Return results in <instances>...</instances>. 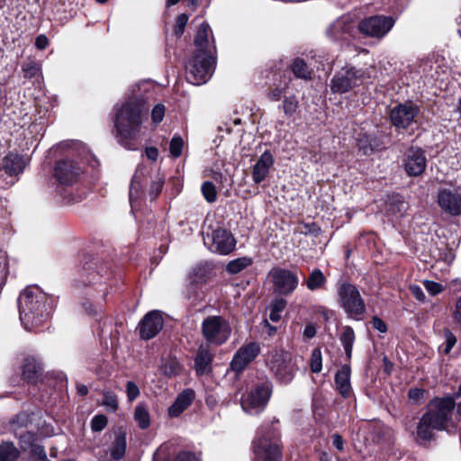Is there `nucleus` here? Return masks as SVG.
<instances>
[{"label": "nucleus", "instance_id": "1", "mask_svg": "<svg viewBox=\"0 0 461 461\" xmlns=\"http://www.w3.org/2000/svg\"><path fill=\"white\" fill-rule=\"evenodd\" d=\"M212 30L207 23H203L194 38L195 51L185 66L186 79L194 86L206 83L212 77L215 65V46L213 37H209Z\"/></svg>", "mask_w": 461, "mask_h": 461}, {"label": "nucleus", "instance_id": "2", "mask_svg": "<svg viewBox=\"0 0 461 461\" xmlns=\"http://www.w3.org/2000/svg\"><path fill=\"white\" fill-rule=\"evenodd\" d=\"M148 110L142 100L131 98L116 111L114 127L118 142L127 149H137L141 123L147 119Z\"/></svg>", "mask_w": 461, "mask_h": 461}, {"label": "nucleus", "instance_id": "3", "mask_svg": "<svg viewBox=\"0 0 461 461\" xmlns=\"http://www.w3.org/2000/svg\"><path fill=\"white\" fill-rule=\"evenodd\" d=\"M454 408L455 399L451 396L433 399L418 423V438L422 441H429L434 437L435 429L449 432L448 425Z\"/></svg>", "mask_w": 461, "mask_h": 461}, {"label": "nucleus", "instance_id": "4", "mask_svg": "<svg viewBox=\"0 0 461 461\" xmlns=\"http://www.w3.org/2000/svg\"><path fill=\"white\" fill-rule=\"evenodd\" d=\"M20 320L27 330H33L45 322L50 313L47 295L37 286H28L18 299Z\"/></svg>", "mask_w": 461, "mask_h": 461}, {"label": "nucleus", "instance_id": "5", "mask_svg": "<svg viewBox=\"0 0 461 461\" xmlns=\"http://www.w3.org/2000/svg\"><path fill=\"white\" fill-rule=\"evenodd\" d=\"M278 423L274 419L271 424H262L257 431L253 441L254 461H282V443L279 429L275 426Z\"/></svg>", "mask_w": 461, "mask_h": 461}, {"label": "nucleus", "instance_id": "6", "mask_svg": "<svg viewBox=\"0 0 461 461\" xmlns=\"http://www.w3.org/2000/svg\"><path fill=\"white\" fill-rule=\"evenodd\" d=\"M337 292L339 306L347 316L355 321L363 320L366 306L357 287L350 283L343 282L338 285Z\"/></svg>", "mask_w": 461, "mask_h": 461}, {"label": "nucleus", "instance_id": "7", "mask_svg": "<svg viewBox=\"0 0 461 461\" xmlns=\"http://www.w3.org/2000/svg\"><path fill=\"white\" fill-rule=\"evenodd\" d=\"M201 334L209 346L219 347L225 344L231 335L230 322L221 315H211L201 323Z\"/></svg>", "mask_w": 461, "mask_h": 461}, {"label": "nucleus", "instance_id": "8", "mask_svg": "<svg viewBox=\"0 0 461 461\" xmlns=\"http://www.w3.org/2000/svg\"><path fill=\"white\" fill-rule=\"evenodd\" d=\"M366 78V70L347 65L335 72L330 81V90L334 94H345L359 86Z\"/></svg>", "mask_w": 461, "mask_h": 461}, {"label": "nucleus", "instance_id": "9", "mask_svg": "<svg viewBox=\"0 0 461 461\" xmlns=\"http://www.w3.org/2000/svg\"><path fill=\"white\" fill-rule=\"evenodd\" d=\"M268 365L270 371L282 384H290L297 372L292 355L285 350L275 351L268 360Z\"/></svg>", "mask_w": 461, "mask_h": 461}, {"label": "nucleus", "instance_id": "10", "mask_svg": "<svg viewBox=\"0 0 461 461\" xmlns=\"http://www.w3.org/2000/svg\"><path fill=\"white\" fill-rule=\"evenodd\" d=\"M272 383L265 381L257 384L251 391L241 399L243 411L251 415L262 412L267 405L272 394Z\"/></svg>", "mask_w": 461, "mask_h": 461}, {"label": "nucleus", "instance_id": "11", "mask_svg": "<svg viewBox=\"0 0 461 461\" xmlns=\"http://www.w3.org/2000/svg\"><path fill=\"white\" fill-rule=\"evenodd\" d=\"M203 243L213 253L229 255L235 249L236 240L232 233L224 229L217 228L203 235Z\"/></svg>", "mask_w": 461, "mask_h": 461}, {"label": "nucleus", "instance_id": "12", "mask_svg": "<svg viewBox=\"0 0 461 461\" xmlns=\"http://www.w3.org/2000/svg\"><path fill=\"white\" fill-rule=\"evenodd\" d=\"M274 292L281 296L291 295L299 285V276L296 271L276 267L269 272Z\"/></svg>", "mask_w": 461, "mask_h": 461}, {"label": "nucleus", "instance_id": "13", "mask_svg": "<svg viewBox=\"0 0 461 461\" xmlns=\"http://www.w3.org/2000/svg\"><path fill=\"white\" fill-rule=\"evenodd\" d=\"M394 20L390 16L374 15L362 20L358 24L359 31L367 36L383 38L393 28Z\"/></svg>", "mask_w": 461, "mask_h": 461}, {"label": "nucleus", "instance_id": "14", "mask_svg": "<svg viewBox=\"0 0 461 461\" xmlns=\"http://www.w3.org/2000/svg\"><path fill=\"white\" fill-rule=\"evenodd\" d=\"M420 112L412 102H405L393 106L389 113L392 124L397 129H407Z\"/></svg>", "mask_w": 461, "mask_h": 461}, {"label": "nucleus", "instance_id": "15", "mask_svg": "<svg viewBox=\"0 0 461 461\" xmlns=\"http://www.w3.org/2000/svg\"><path fill=\"white\" fill-rule=\"evenodd\" d=\"M437 203L444 212L451 216H459L461 214V188L439 189Z\"/></svg>", "mask_w": 461, "mask_h": 461}, {"label": "nucleus", "instance_id": "16", "mask_svg": "<svg viewBox=\"0 0 461 461\" xmlns=\"http://www.w3.org/2000/svg\"><path fill=\"white\" fill-rule=\"evenodd\" d=\"M81 172L79 164L72 159L59 160L54 167V176L62 185H72L77 183Z\"/></svg>", "mask_w": 461, "mask_h": 461}, {"label": "nucleus", "instance_id": "17", "mask_svg": "<svg viewBox=\"0 0 461 461\" xmlns=\"http://www.w3.org/2000/svg\"><path fill=\"white\" fill-rule=\"evenodd\" d=\"M260 353V346L257 342H249L238 349L230 362V367L235 372L243 371Z\"/></svg>", "mask_w": 461, "mask_h": 461}, {"label": "nucleus", "instance_id": "18", "mask_svg": "<svg viewBox=\"0 0 461 461\" xmlns=\"http://www.w3.org/2000/svg\"><path fill=\"white\" fill-rule=\"evenodd\" d=\"M164 321L159 311L149 312L139 323L140 337L148 340L154 338L163 328Z\"/></svg>", "mask_w": 461, "mask_h": 461}, {"label": "nucleus", "instance_id": "19", "mask_svg": "<svg viewBox=\"0 0 461 461\" xmlns=\"http://www.w3.org/2000/svg\"><path fill=\"white\" fill-rule=\"evenodd\" d=\"M427 158L425 152L420 148L411 147L405 158L404 167L406 173L411 176H419L425 171Z\"/></svg>", "mask_w": 461, "mask_h": 461}, {"label": "nucleus", "instance_id": "20", "mask_svg": "<svg viewBox=\"0 0 461 461\" xmlns=\"http://www.w3.org/2000/svg\"><path fill=\"white\" fill-rule=\"evenodd\" d=\"M355 25L348 16H341L326 29V35L331 41H348L354 32Z\"/></svg>", "mask_w": 461, "mask_h": 461}, {"label": "nucleus", "instance_id": "21", "mask_svg": "<svg viewBox=\"0 0 461 461\" xmlns=\"http://www.w3.org/2000/svg\"><path fill=\"white\" fill-rule=\"evenodd\" d=\"M274 157L269 150L264 151L252 167L251 176L255 184L262 183L274 166Z\"/></svg>", "mask_w": 461, "mask_h": 461}, {"label": "nucleus", "instance_id": "22", "mask_svg": "<svg viewBox=\"0 0 461 461\" xmlns=\"http://www.w3.org/2000/svg\"><path fill=\"white\" fill-rule=\"evenodd\" d=\"M212 346L201 344L198 347L196 356L194 357V370L197 375H203L212 371V362L214 354L211 349Z\"/></svg>", "mask_w": 461, "mask_h": 461}, {"label": "nucleus", "instance_id": "23", "mask_svg": "<svg viewBox=\"0 0 461 461\" xmlns=\"http://www.w3.org/2000/svg\"><path fill=\"white\" fill-rule=\"evenodd\" d=\"M195 393L192 389H185L181 392L172 405L168 408V416L170 418L178 417L188 406L191 405L194 399Z\"/></svg>", "mask_w": 461, "mask_h": 461}, {"label": "nucleus", "instance_id": "24", "mask_svg": "<svg viewBox=\"0 0 461 461\" xmlns=\"http://www.w3.org/2000/svg\"><path fill=\"white\" fill-rule=\"evenodd\" d=\"M25 167V161L23 156L10 152L4 158L1 168L5 170V172L13 176H18L22 174Z\"/></svg>", "mask_w": 461, "mask_h": 461}, {"label": "nucleus", "instance_id": "25", "mask_svg": "<svg viewBox=\"0 0 461 461\" xmlns=\"http://www.w3.org/2000/svg\"><path fill=\"white\" fill-rule=\"evenodd\" d=\"M350 373V366L344 365L335 375L336 388L344 398L351 393Z\"/></svg>", "mask_w": 461, "mask_h": 461}, {"label": "nucleus", "instance_id": "26", "mask_svg": "<svg viewBox=\"0 0 461 461\" xmlns=\"http://www.w3.org/2000/svg\"><path fill=\"white\" fill-rule=\"evenodd\" d=\"M42 367L40 362L33 357L24 359L23 366V376L28 383H36L41 375Z\"/></svg>", "mask_w": 461, "mask_h": 461}, {"label": "nucleus", "instance_id": "27", "mask_svg": "<svg viewBox=\"0 0 461 461\" xmlns=\"http://www.w3.org/2000/svg\"><path fill=\"white\" fill-rule=\"evenodd\" d=\"M111 456L114 460H120L123 457L126 451V435L120 432L116 435L115 439L111 447Z\"/></svg>", "mask_w": 461, "mask_h": 461}, {"label": "nucleus", "instance_id": "28", "mask_svg": "<svg viewBox=\"0 0 461 461\" xmlns=\"http://www.w3.org/2000/svg\"><path fill=\"white\" fill-rule=\"evenodd\" d=\"M134 420L141 429H146L150 425V416L147 406L144 403H139L135 407Z\"/></svg>", "mask_w": 461, "mask_h": 461}, {"label": "nucleus", "instance_id": "29", "mask_svg": "<svg viewBox=\"0 0 461 461\" xmlns=\"http://www.w3.org/2000/svg\"><path fill=\"white\" fill-rule=\"evenodd\" d=\"M327 279L319 268H314L306 280V286L309 290L314 291L324 286Z\"/></svg>", "mask_w": 461, "mask_h": 461}, {"label": "nucleus", "instance_id": "30", "mask_svg": "<svg viewBox=\"0 0 461 461\" xmlns=\"http://www.w3.org/2000/svg\"><path fill=\"white\" fill-rule=\"evenodd\" d=\"M287 302L283 297L275 298L269 305V320L277 322L281 319V313L285 309Z\"/></svg>", "mask_w": 461, "mask_h": 461}, {"label": "nucleus", "instance_id": "31", "mask_svg": "<svg viewBox=\"0 0 461 461\" xmlns=\"http://www.w3.org/2000/svg\"><path fill=\"white\" fill-rule=\"evenodd\" d=\"M340 341L344 348L347 357L350 359L352 356L353 344L355 341V332L351 327H344L340 337Z\"/></svg>", "mask_w": 461, "mask_h": 461}, {"label": "nucleus", "instance_id": "32", "mask_svg": "<svg viewBox=\"0 0 461 461\" xmlns=\"http://www.w3.org/2000/svg\"><path fill=\"white\" fill-rule=\"evenodd\" d=\"M19 450L11 442L0 444V461H14L19 456Z\"/></svg>", "mask_w": 461, "mask_h": 461}, {"label": "nucleus", "instance_id": "33", "mask_svg": "<svg viewBox=\"0 0 461 461\" xmlns=\"http://www.w3.org/2000/svg\"><path fill=\"white\" fill-rule=\"evenodd\" d=\"M252 264V259L248 257L239 258L227 264L226 270L230 274H238Z\"/></svg>", "mask_w": 461, "mask_h": 461}, {"label": "nucleus", "instance_id": "34", "mask_svg": "<svg viewBox=\"0 0 461 461\" xmlns=\"http://www.w3.org/2000/svg\"><path fill=\"white\" fill-rule=\"evenodd\" d=\"M292 70L296 77L308 79L311 78L312 71L304 60L296 59L292 64Z\"/></svg>", "mask_w": 461, "mask_h": 461}, {"label": "nucleus", "instance_id": "35", "mask_svg": "<svg viewBox=\"0 0 461 461\" xmlns=\"http://www.w3.org/2000/svg\"><path fill=\"white\" fill-rule=\"evenodd\" d=\"M310 368L312 373L318 374L322 369V356L320 348H314L311 355Z\"/></svg>", "mask_w": 461, "mask_h": 461}, {"label": "nucleus", "instance_id": "36", "mask_svg": "<svg viewBox=\"0 0 461 461\" xmlns=\"http://www.w3.org/2000/svg\"><path fill=\"white\" fill-rule=\"evenodd\" d=\"M102 404L108 411L114 412L118 409L117 396L111 392H104L103 394Z\"/></svg>", "mask_w": 461, "mask_h": 461}, {"label": "nucleus", "instance_id": "37", "mask_svg": "<svg viewBox=\"0 0 461 461\" xmlns=\"http://www.w3.org/2000/svg\"><path fill=\"white\" fill-rule=\"evenodd\" d=\"M22 70L25 77L32 78L39 75L41 67L36 61L29 60L23 64Z\"/></svg>", "mask_w": 461, "mask_h": 461}, {"label": "nucleus", "instance_id": "38", "mask_svg": "<svg viewBox=\"0 0 461 461\" xmlns=\"http://www.w3.org/2000/svg\"><path fill=\"white\" fill-rule=\"evenodd\" d=\"M184 147V140L181 136L175 135L169 143V152L171 157L179 158L182 154V149Z\"/></svg>", "mask_w": 461, "mask_h": 461}, {"label": "nucleus", "instance_id": "39", "mask_svg": "<svg viewBox=\"0 0 461 461\" xmlns=\"http://www.w3.org/2000/svg\"><path fill=\"white\" fill-rule=\"evenodd\" d=\"M183 370L182 365L176 359H169L164 365V373L168 376H176Z\"/></svg>", "mask_w": 461, "mask_h": 461}, {"label": "nucleus", "instance_id": "40", "mask_svg": "<svg viewBox=\"0 0 461 461\" xmlns=\"http://www.w3.org/2000/svg\"><path fill=\"white\" fill-rule=\"evenodd\" d=\"M202 193L208 203L215 202L217 198V193L215 185L212 182L206 181L203 184Z\"/></svg>", "mask_w": 461, "mask_h": 461}, {"label": "nucleus", "instance_id": "41", "mask_svg": "<svg viewBox=\"0 0 461 461\" xmlns=\"http://www.w3.org/2000/svg\"><path fill=\"white\" fill-rule=\"evenodd\" d=\"M298 108V101L295 96L291 95L289 97H285L283 102V109L284 113L286 116H293Z\"/></svg>", "mask_w": 461, "mask_h": 461}, {"label": "nucleus", "instance_id": "42", "mask_svg": "<svg viewBox=\"0 0 461 461\" xmlns=\"http://www.w3.org/2000/svg\"><path fill=\"white\" fill-rule=\"evenodd\" d=\"M164 185V181L160 177H156L150 185L148 192V195L150 201L155 200L158 195L161 193Z\"/></svg>", "mask_w": 461, "mask_h": 461}, {"label": "nucleus", "instance_id": "43", "mask_svg": "<svg viewBox=\"0 0 461 461\" xmlns=\"http://www.w3.org/2000/svg\"><path fill=\"white\" fill-rule=\"evenodd\" d=\"M21 447L26 451L31 448L36 441V435L32 432H24L19 436Z\"/></svg>", "mask_w": 461, "mask_h": 461}, {"label": "nucleus", "instance_id": "44", "mask_svg": "<svg viewBox=\"0 0 461 461\" xmlns=\"http://www.w3.org/2000/svg\"><path fill=\"white\" fill-rule=\"evenodd\" d=\"M108 420L105 415H95L91 420V429L93 431H102L107 425Z\"/></svg>", "mask_w": 461, "mask_h": 461}, {"label": "nucleus", "instance_id": "45", "mask_svg": "<svg viewBox=\"0 0 461 461\" xmlns=\"http://www.w3.org/2000/svg\"><path fill=\"white\" fill-rule=\"evenodd\" d=\"M30 449L35 461H49L43 446L34 444Z\"/></svg>", "mask_w": 461, "mask_h": 461}, {"label": "nucleus", "instance_id": "46", "mask_svg": "<svg viewBox=\"0 0 461 461\" xmlns=\"http://www.w3.org/2000/svg\"><path fill=\"white\" fill-rule=\"evenodd\" d=\"M165 115V106L161 104H158L154 106L151 111V120L153 123L158 124L162 122Z\"/></svg>", "mask_w": 461, "mask_h": 461}, {"label": "nucleus", "instance_id": "47", "mask_svg": "<svg viewBox=\"0 0 461 461\" xmlns=\"http://www.w3.org/2000/svg\"><path fill=\"white\" fill-rule=\"evenodd\" d=\"M423 285L428 293L432 296H435L443 291V286L434 281L425 280Z\"/></svg>", "mask_w": 461, "mask_h": 461}, {"label": "nucleus", "instance_id": "48", "mask_svg": "<svg viewBox=\"0 0 461 461\" xmlns=\"http://www.w3.org/2000/svg\"><path fill=\"white\" fill-rule=\"evenodd\" d=\"M188 22V16L185 14H179L176 19L175 33L176 36H181Z\"/></svg>", "mask_w": 461, "mask_h": 461}, {"label": "nucleus", "instance_id": "49", "mask_svg": "<svg viewBox=\"0 0 461 461\" xmlns=\"http://www.w3.org/2000/svg\"><path fill=\"white\" fill-rule=\"evenodd\" d=\"M126 393L128 400L131 402L140 395V389L134 382L129 381L126 384Z\"/></svg>", "mask_w": 461, "mask_h": 461}, {"label": "nucleus", "instance_id": "50", "mask_svg": "<svg viewBox=\"0 0 461 461\" xmlns=\"http://www.w3.org/2000/svg\"><path fill=\"white\" fill-rule=\"evenodd\" d=\"M444 335H445L446 343H447L446 348H445V353L447 354L450 352V350L455 346V344L456 342V338L448 329H445Z\"/></svg>", "mask_w": 461, "mask_h": 461}, {"label": "nucleus", "instance_id": "51", "mask_svg": "<svg viewBox=\"0 0 461 461\" xmlns=\"http://www.w3.org/2000/svg\"><path fill=\"white\" fill-rule=\"evenodd\" d=\"M137 175L135 174L132 177L131 187H130V202L132 205L133 201L139 196V183H137Z\"/></svg>", "mask_w": 461, "mask_h": 461}, {"label": "nucleus", "instance_id": "52", "mask_svg": "<svg viewBox=\"0 0 461 461\" xmlns=\"http://www.w3.org/2000/svg\"><path fill=\"white\" fill-rule=\"evenodd\" d=\"M174 461H200V459L193 452L182 451L176 456Z\"/></svg>", "mask_w": 461, "mask_h": 461}, {"label": "nucleus", "instance_id": "53", "mask_svg": "<svg viewBox=\"0 0 461 461\" xmlns=\"http://www.w3.org/2000/svg\"><path fill=\"white\" fill-rule=\"evenodd\" d=\"M372 325H373V328L377 330L379 332L381 333H384L386 332L387 330V325L386 323L382 320L380 319L379 317L377 316H374L372 318Z\"/></svg>", "mask_w": 461, "mask_h": 461}, {"label": "nucleus", "instance_id": "54", "mask_svg": "<svg viewBox=\"0 0 461 461\" xmlns=\"http://www.w3.org/2000/svg\"><path fill=\"white\" fill-rule=\"evenodd\" d=\"M424 393L425 391L422 389L411 388L409 390L408 395L411 400L418 403L423 398Z\"/></svg>", "mask_w": 461, "mask_h": 461}, {"label": "nucleus", "instance_id": "55", "mask_svg": "<svg viewBox=\"0 0 461 461\" xmlns=\"http://www.w3.org/2000/svg\"><path fill=\"white\" fill-rule=\"evenodd\" d=\"M48 45H49V40L45 35L41 34L36 37L35 46L37 49L45 50L48 47Z\"/></svg>", "mask_w": 461, "mask_h": 461}, {"label": "nucleus", "instance_id": "56", "mask_svg": "<svg viewBox=\"0 0 461 461\" xmlns=\"http://www.w3.org/2000/svg\"><path fill=\"white\" fill-rule=\"evenodd\" d=\"M410 290L412 294V295L419 301H424L425 294L422 291V289L419 285H411L410 287Z\"/></svg>", "mask_w": 461, "mask_h": 461}, {"label": "nucleus", "instance_id": "57", "mask_svg": "<svg viewBox=\"0 0 461 461\" xmlns=\"http://www.w3.org/2000/svg\"><path fill=\"white\" fill-rule=\"evenodd\" d=\"M146 156L149 159L156 161L158 157V150L157 148L149 147L145 149Z\"/></svg>", "mask_w": 461, "mask_h": 461}, {"label": "nucleus", "instance_id": "58", "mask_svg": "<svg viewBox=\"0 0 461 461\" xmlns=\"http://www.w3.org/2000/svg\"><path fill=\"white\" fill-rule=\"evenodd\" d=\"M284 93V88L276 87L269 93V98L273 101H278Z\"/></svg>", "mask_w": 461, "mask_h": 461}, {"label": "nucleus", "instance_id": "59", "mask_svg": "<svg viewBox=\"0 0 461 461\" xmlns=\"http://www.w3.org/2000/svg\"><path fill=\"white\" fill-rule=\"evenodd\" d=\"M454 318L456 321L461 326V296L456 302V310L454 312Z\"/></svg>", "mask_w": 461, "mask_h": 461}, {"label": "nucleus", "instance_id": "60", "mask_svg": "<svg viewBox=\"0 0 461 461\" xmlns=\"http://www.w3.org/2000/svg\"><path fill=\"white\" fill-rule=\"evenodd\" d=\"M343 438L339 434H334L332 436V444L333 446L339 449V450H342L343 449Z\"/></svg>", "mask_w": 461, "mask_h": 461}, {"label": "nucleus", "instance_id": "61", "mask_svg": "<svg viewBox=\"0 0 461 461\" xmlns=\"http://www.w3.org/2000/svg\"><path fill=\"white\" fill-rule=\"evenodd\" d=\"M303 335L307 339H312L316 335V329L312 324H308L304 328Z\"/></svg>", "mask_w": 461, "mask_h": 461}, {"label": "nucleus", "instance_id": "62", "mask_svg": "<svg viewBox=\"0 0 461 461\" xmlns=\"http://www.w3.org/2000/svg\"><path fill=\"white\" fill-rule=\"evenodd\" d=\"M194 275L198 277H194V281L197 282L200 278H202L204 276L205 269L202 267H196L193 270Z\"/></svg>", "mask_w": 461, "mask_h": 461}, {"label": "nucleus", "instance_id": "63", "mask_svg": "<svg viewBox=\"0 0 461 461\" xmlns=\"http://www.w3.org/2000/svg\"><path fill=\"white\" fill-rule=\"evenodd\" d=\"M397 210L393 208V204H390V210L393 211V212H402L406 209L405 203L403 201H397Z\"/></svg>", "mask_w": 461, "mask_h": 461}, {"label": "nucleus", "instance_id": "64", "mask_svg": "<svg viewBox=\"0 0 461 461\" xmlns=\"http://www.w3.org/2000/svg\"><path fill=\"white\" fill-rule=\"evenodd\" d=\"M77 393L80 395H86L88 393V388L85 384H78L77 385Z\"/></svg>", "mask_w": 461, "mask_h": 461}]
</instances>
